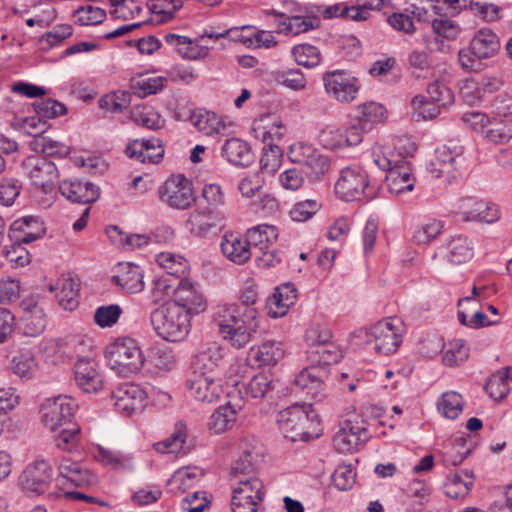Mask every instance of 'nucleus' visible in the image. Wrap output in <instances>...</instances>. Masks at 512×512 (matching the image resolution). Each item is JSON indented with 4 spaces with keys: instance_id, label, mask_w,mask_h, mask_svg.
<instances>
[{
    "instance_id": "1",
    "label": "nucleus",
    "mask_w": 512,
    "mask_h": 512,
    "mask_svg": "<svg viewBox=\"0 0 512 512\" xmlns=\"http://www.w3.org/2000/svg\"><path fill=\"white\" fill-rule=\"evenodd\" d=\"M258 292L255 285H247L240 295V303L218 305L213 322L219 334L233 348H244L258 331L260 319L254 304Z\"/></svg>"
},
{
    "instance_id": "2",
    "label": "nucleus",
    "mask_w": 512,
    "mask_h": 512,
    "mask_svg": "<svg viewBox=\"0 0 512 512\" xmlns=\"http://www.w3.org/2000/svg\"><path fill=\"white\" fill-rule=\"evenodd\" d=\"M277 424L284 437L292 442L309 441L318 437L319 418L311 404L296 403L281 410Z\"/></svg>"
},
{
    "instance_id": "3",
    "label": "nucleus",
    "mask_w": 512,
    "mask_h": 512,
    "mask_svg": "<svg viewBox=\"0 0 512 512\" xmlns=\"http://www.w3.org/2000/svg\"><path fill=\"white\" fill-rule=\"evenodd\" d=\"M403 333V322L396 317H390L377 322L369 328L358 330L356 337L363 340L376 353L390 355L396 352L402 343Z\"/></svg>"
},
{
    "instance_id": "4",
    "label": "nucleus",
    "mask_w": 512,
    "mask_h": 512,
    "mask_svg": "<svg viewBox=\"0 0 512 512\" xmlns=\"http://www.w3.org/2000/svg\"><path fill=\"white\" fill-rule=\"evenodd\" d=\"M191 316L175 304L165 303L151 313V322L156 333L166 341L184 340L190 332Z\"/></svg>"
},
{
    "instance_id": "5",
    "label": "nucleus",
    "mask_w": 512,
    "mask_h": 512,
    "mask_svg": "<svg viewBox=\"0 0 512 512\" xmlns=\"http://www.w3.org/2000/svg\"><path fill=\"white\" fill-rule=\"evenodd\" d=\"M109 367L118 375L127 377L139 372L144 365V356L137 341L130 337L118 338L105 349Z\"/></svg>"
},
{
    "instance_id": "6",
    "label": "nucleus",
    "mask_w": 512,
    "mask_h": 512,
    "mask_svg": "<svg viewBox=\"0 0 512 512\" xmlns=\"http://www.w3.org/2000/svg\"><path fill=\"white\" fill-rule=\"evenodd\" d=\"M501 44L498 35L489 28H481L470 40L469 47L458 53V62L466 71H480L482 60L490 59L498 54Z\"/></svg>"
},
{
    "instance_id": "7",
    "label": "nucleus",
    "mask_w": 512,
    "mask_h": 512,
    "mask_svg": "<svg viewBox=\"0 0 512 512\" xmlns=\"http://www.w3.org/2000/svg\"><path fill=\"white\" fill-rule=\"evenodd\" d=\"M161 202L172 209L186 210L196 197L191 181L183 174L172 175L158 188Z\"/></svg>"
},
{
    "instance_id": "8",
    "label": "nucleus",
    "mask_w": 512,
    "mask_h": 512,
    "mask_svg": "<svg viewBox=\"0 0 512 512\" xmlns=\"http://www.w3.org/2000/svg\"><path fill=\"white\" fill-rule=\"evenodd\" d=\"M322 80L327 95L341 104L354 101L361 88L359 79L346 70L327 71Z\"/></svg>"
},
{
    "instance_id": "9",
    "label": "nucleus",
    "mask_w": 512,
    "mask_h": 512,
    "mask_svg": "<svg viewBox=\"0 0 512 512\" xmlns=\"http://www.w3.org/2000/svg\"><path fill=\"white\" fill-rule=\"evenodd\" d=\"M370 186L368 173L359 165H351L340 171L335 183L337 196L344 201L361 200Z\"/></svg>"
},
{
    "instance_id": "10",
    "label": "nucleus",
    "mask_w": 512,
    "mask_h": 512,
    "mask_svg": "<svg viewBox=\"0 0 512 512\" xmlns=\"http://www.w3.org/2000/svg\"><path fill=\"white\" fill-rule=\"evenodd\" d=\"M265 490L262 480L256 476L240 479L233 489L231 506L233 512H257L263 501Z\"/></svg>"
},
{
    "instance_id": "11",
    "label": "nucleus",
    "mask_w": 512,
    "mask_h": 512,
    "mask_svg": "<svg viewBox=\"0 0 512 512\" xmlns=\"http://www.w3.org/2000/svg\"><path fill=\"white\" fill-rule=\"evenodd\" d=\"M53 469L48 461L37 459L28 464L18 478V485L27 494L41 495L49 490Z\"/></svg>"
},
{
    "instance_id": "12",
    "label": "nucleus",
    "mask_w": 512,
    "mask_h": 512,
    "mask_svg": "<svg viewBox=\"0 0 512 512\" xmlns=\"http://www.w3.org/2000/svg\"><path fill=\"white\" fill-rule=\"evenodd\" d=\"M77 405L74 400L66 396L46 399L42 404V422L51 431L73 424V417Z\"/></svg>"
},
{
    "instance_id": "13",
    "label": "nucleus",
    "mask_w": 512,
    "mask_h": 512,
    "mask_svg": "<svg viewBox=\"0 0 512 512\" xmlns=\"http://www.w3.org/2000/svg\"><path fill=\"white\" fill-rule=\"evenodd\" d=\"M288 157L291 162L304 166L306 174L313 179L323 176L330 166L327 156L310 144L299 142L290 146Z\"/></svg>"
},
{
    "instance_id": "14",
    "label": "nucleus",
    "mask_w": 512,
    "mask_h": 512,
    "mask_svg": "<svg viewBox=\"0 0 512 512\" xmlns=\"http://www.w3.org/2000/svg\"><path fill=\"white\" fill-rule=\"evenodd\" d=\"M21 316L19 327L29 337H37L44 332L47 316L43 303L36 297H27L20 303Z\"/></svg>"
},
{
    "instance_id": "15",
    "label": "nucleus",
    "mask_w": 512,
    "mask_h": 512,
    "mask_svg": "<svg viewBox=\"0 0 512 512\" xmlns=\"http://www.w3.org/2000/svg\"><path fill=\"white\" fill-rule=\"evenodd\" d=\"M264 450L261 442L254 437H244L239 443V456L232 463L231 473L234 476L248 477L253 474L263 461Z\"/></svg>"
},
{
    "instance_id": "16",
    "label": "nucleus",
    "mask_w": 512,
    "mask_h": 512,
    "mask_svg": "<svg viewBox=\"0 0 512 512\" xmlns=\"http://www.w3.org/2000/svg\"><path fill=\"white\" fill-rule=\"evenodd\" d=\"M224 216L209 208L193 210L185 221L186 229L194 236L205 238L224 227Z\"/></svg>"
},
{
    "instance_id": "17",
    "label": "nucleus",
    "mask_w": 512,
    "mask_h": 512,
    "mask_svg": "<svg viewBox=\"0 0 512 512\" xmlns=\"http://www.w3.org/2000/svg\"><path fill=\"white\" fill-rule=\"evenodd\" d=\"M76 385L85 393H97L104 387V377L99 364L92 358L81 357L74 364Z\"/></svg>"
},
{
    "instance_id": "18",
    "label": "nucleus",
    "mask_w": 512,
    "mask_h": 512,
    "mask_svg": "<svg viewBox=\"0 0 512 512\" xmlns=\"http://www.w3.org/2000/svg\"><path fill=\"white\" fill-rule=\"evenodd\" d=\"M457 214L463 221L485 223H493L500 217L499 209L495 204L474 197L461 198L458 202Z\"/></svg>"
},
{
    "instance_id": "19",
    "label": "nucleus",
    "mask_w": 512,
    "mask_h": 512,
    "mask_svg": "<svg viewBox=\"0 0 512 512\" xmlns=\"http://www.w3.org/2000/svg\"><path fill=\"white\" fill-rule=\"evenodd\" d=\"M147 393L137 384L122 383L112 392L114 406L119 412L131 415L145 406Z\"/></svg>"
},
{
    "instance_id": "20",
    "label": "nucleus",
    "mask_w": 512,
    "mask_h": 512,
    "mask_svg": "<svg viewBox=\"0 0 512 512\" xmlns=\"http://www.w3.org/2000/svg\"><path fill=\"white\" fill-rule=\"evenodd\" d=\"M320 144L328 150L357 146L362 142L361 131L349 125L345 130L336 126H326L318 136Z\"/></svg>"
},
{
    "instance_id": "21",
    "label": "nucleus",
    "mask_w": 512,
    "mask_h": 512,
    "mask_svg": "<svg viewBox=\"0 0 512 512\" xmlns=\"http://www.w3.org/2000/svg\"><path fill=\"white\" fill-rule=\"evenodd\" d=\"M167 303L175 304L182 310H186L190 316L204 312L207 307L203 294L194 283L187 279L180 280L174 301Z\"/></svg>"
},
{
    "instance_id": "22",
    "label": "nucleus",
    "mask_w": 512,
    "mask_h": 512,
    "mask_svg": "<svg viewBox=\"0 0 512 512\" xmlns=\"http://www.w3.org/2000/svg\"><path fill=\"white\" fill-rule=\"evenodd\" d=\"M59 192L73 203L91 204L98 200L100 189L94 183L77 178L64 179L59 184Z\"/></svg>"
},
{
    "instance_id": "23",
    "label": "nucleus",
    "mask_w": 512,
    "mask_h": 512,
    "mask_svg": "<svg viewBox=\"0 0 512 512\" xmlns=\"http://www.w3.org/2000/svg\"><path fill=\"white\" fill-rule=\"evenodd\" d=\"M164 147L159 138L134 139L129 142L125 153L133 160L140 163H159L164 156Z\"/></svg>"
},
{
    "instance_id": "24",
    "label": "nucleus",
    "mask_w": 512,
    "mask_h": 512,
    "mask_svg": "<svg viewBox=\"0 0 512 512\" xmlns=\"http://www.w3.org/2000/svg\"><path fill=\"white\" fill-rule=\"evenodd\" d=\"M328 375L329 368L310 363L297 374L294 385L299 390L306 391L312 398H316L323 389Z\"/></svg>"
},
{
    "instance_id": "25",
    "label": "nucleus",
    "mask_w": 512,
    "mask_h": 512,
    "mask_svg": "<svg viewBox=\"0 0 512 512\" xmlns=\"http://www.w3.org/2000/svg\"><path fill=\"white\" fill-rule=\"evenodd\" d=\"M57 480H65L76 487H87L96 482V477L79 462L63 457L58 463Z\"/></svg>"
},
{
    "instance_id": "26",
    "label": "nucleus",
    "mask_w": 512,
    "mask_h": 512,
    "mask_svg": "<svg viewBox=\"0 0 512 512\" xmlns=\"http://www.w3.org/2000/svg\"><path fill=\"white\" fill-rule=\"evenodd\" d=\"M79 286L78 279L71 275H62L55 284L49 286V290L55 293V297L63 309L73 311L79 305Z\"/></svg>"
},
{
    "instance_id": "27",
    "label": "nucleus",
    "mask_w": 512,
    "mask_h": 512,
    "mask_svg": "<svg viewBox=\"0 0 512 512\" xmlns=\"http://www.w3.org/2000/svg\"><path fill=\"white\" fill-rule=\"evenodd\" d=\"M444 258L453 265H461L469 262L474 256V243L468 236L456 234L444 243Z\"/></svg>"
},
{
    "instance_id": "28",
    "label": "nucleus",
    "mask_w": 512,
    "mask_h": 512,
    "mask_svg": "<svg viewBox=\"0 0 512 512\" xmlns=\"http://www.w3.org/2000/svg\"><path fill=\"white\" fill-rule=\"evenodd\" d=\"M187 389L195 400L213 403L221 396L222 384L220 378L189 377Z\"/></svg>"
},
{
    "instance_id": "29",
    "label": "nucleus",
    "mask_w": 512,
    "mask_h": 512,
    "mask_svg": "<svg viewBox=\"0 0 512 512\" xmlns=\"http://www.w3.org/2000/svg\"><path fill=\"white\" fill-rule=\"evenodd\" d=\"M220 247L223 255L238 265L246 263L253 256L247 239L236 233H226L222 237Z\"/></svg>"
},
{
    "instance_id": "30",
    "label": "nucleus",
    "mask_w": 512,
    "mask_h": 512,
    "mask_svg": "<svg viewBox=\"0 0 512 512\" xmlns=\"http://www.w3.org/2000/svg\"><path fill=\"white\" fill-rule=\"evenodd\" d=\"M23 167L33 183H50L58 177L56 165L46 157L32 155L23 161Z\"/></svg>"
},
{
    "instance_id": "31",
    "label": "nucleus",
    "mask_w": 512,
    "mask_h": 512,
    "mask_svg": "<svg viewBox=\"0 0 512 512\" xmlns=\"http://www.w3.org/2000/svg\"><path fill=\"white\" fill-rule=\"evenodd\" d=\"M296 298L297 290L293 284L286 283L279 286L275 293L267 299V314L272 318L283 317L294 305Z\"/></svg>"
},
{
    "instance_id": "32",
    "label": "nucleus",
    "mask_w": 512,
    "mask_h": 512,
    "mask_svg": "<svg viewBox=\"0 0 512 512\" xmlns=\"http://www.w3.org/2000/svg\"><path fill=\"white\" fill-rule=\"evenodd\" d=\"M222 355L217 348H209L197 354L192 362L190 377L219 378V363Z\"/></svg>"
},
{
    "instance_id": "33",
    "label": "nucleus",
    "mask_w": 512,
    "mask_h": 512,
    "mask_svg": "<svg viewBox=\"0 0 512 512\" xmlns=\"http://www.w3.org/2000/svg\"><path fill=\"white\" fill-rule=\"evenodd\" d=\"M385 108L377 102H368L361 104L357 107V115L350 124L361 131V138L373 126V124L380 123L385 118Z\"/></svg>"
},
{
    "instance_id": "34",
    "label": "nucleus",
    "mask_w": 512,
    "mask_h": 512,
    "mask_svg": "<svg viewBox=\"0 0 512 512\" xmlns=\"http://www.w3.org/2000/svg\"><path fill=\"white\" fill-rule=\"evenodd\" d=\"M113 280L124 291L131 294L141 292L145 286L141 268L133 263H120Z\"/></svg>"
},
{
    "instance_id": "35",
    "label": "nucleus",
    "mask_w": 512,
    "mask_h": 512,
    "mask_svg": "<svg viewBox=\"0 0 512 512\" xmlns=\"http://www.w3.org/2000/svg\"><path fill=\"white\" fill-rule=\"evenodd\" d=\"M221 154L229 163L242 167L249 166L255 159L250 145L238 138L226 140L221 148Z\"/></svg>"
},
{
    "instance_id": "36",
    "label": "nucleus",
    "mask_w": 512,
    "mask_h": 512,
    "mask_svg": "<svg viewBox=\"0 0 512 512\" xmlns=\"http://www.w3.org/2000/svg\"><path fill=\"white\" fill-rule=\"evenodd\" d=\"M10 369L22 380L33 379L39 370V362L31 349H20L11 358Z\"/></svg>"
},
{
    "instance_id": "37",
    "label": "nucleus",
    "mask_w": 512,
    "mask_h": 512,
    "mask_svg": "<svg viewBox=\"0 0 512 512\" xmlns=\"http://www.w3.org/2000/svg\"><path fill=\"white\" fill-rule=\"evenodd\" d=\"M10 231L15 234L17 232L22 233L21 236L14 235V239L24 244L32 243L41 238L45 233L43 222L35 216H24L15 220L11 226Z\"/></svg>"
},
{
    "instance_id": "38",
    "label": "nucleus",
    "mask_w": 512,
    "mask_h": 512,
    "mask_svg": "<svg viewBox=\"0 0 512 512\" xmlns=\"http://www.w3.org/2000/svg\"><path fill=\"white\" fill-rule=\"evenodd\" d=\"M189 121L199 132L207 136L222 133L226 128L221 117L205 109L191 111Z\"/></svg>"
},
{
    "instance_id": "39",
    "label": "nucleus",
    "mask_w": 512,
    "mask_h": 512,
    "mask_svg": "<svg viewBox=\"0 0 512 512\" xmlns=\"http://www.w3.org/2000/svg\"><path fill=\"white\" fill-rule=\"evenodd\" d=\"M278 238L277 228L273 225L260 224L247 230L246 239L253 255L259 251L270 249Z\"/></svg>"
},
{
    "instance_id": "40",
    "label": "nucleus",
    "mask_w": 512,
    "mask_h": 512,
    "mask_svg": "<svg viewBox=\"0 0 512 512\" xmlns=\"http://www.w3.org/2000/svg\"><path fill=\"white\" fill-rule=\"evenodd\" d=\"M240 409L241 406L233 405L231 401L219 406L208 419V429L214 434H221L230 429L234 425L237 411Z\"/></svg>"
},
{
    "instance_id": "41",
    "label": "nucleus",
    "mask_w": 512,
    "mask_h": 512,
    "mask_svg": "<svg viewBox=\"0 0 512 512\" xmlns=\"http://www.w3.org/2000/svg\"><path fill=\"white\" fill-rule=\"evenodd\" d=\"M250 355L259 366H273L284 357V348L281 342L267 340L257 347H252Z\"/></svg>"
},
{
    "instance_id": "42",
    "label": "nucleus",
    "mask_w": 512,
    "mask_h": 512,
    "mask_svg": "<svg viewBox=\"0 0 512 512\" xmlns=\"http://www.w3.org/2000/svg\"><path fill=\"white\" fill-rule=\"evenodd\" d=\"M386 182L390 193L399 195L413 190L415 178L408 166L397 165L387 173Z\"/></svg>"
},
{
    "instance_id": "43",
    "label": "nucleus",
    "mask_w": 512,
    "mask_h": 512,
    "mask_svg": "<svg viewBox=\"0 0 512 512\" xmlns=\"http://www.w3.org/2000/svg\"><path fill=\"white\" fill-rule=\"evenodd\" d=\"M432 30L435 36L425 38L426 46L430 51H440L442 49L443 42L439 40L438 37L454 39L460 32L455 22L442 18L432 21Z\"/></svg>"
},
{
    "instance_id": "44",
    "label": "nucleus",
    "mask_w": 512,
    "mask_h": 512,
    "mask_svg": "<svg viewBox=\"0 0 512 512\" xmlns=\"http://www.w3.org/2000/svg\"><path fill=\"white\" fill-rule=\"evenodd\" d=\"M512 384V367H507L494 373L486 382L484 389L495 401L507 396Z\"/></svg>"
},
{
    "instance_id": "45",
    "label": "nucleus",
    "mask_w": 512,
    "mask_h": 512,
    "mask_svg": "<svg viewBox=\"0 0 512 512\" xmlns=\"http://www.w3.org/2000/svg\"><path fill=\"white\" fill-rule=\"evenodd\" d=\"M473 485L472 476L467 471L451 473L444 483V493L452 499L464 498Z\"/></svg>"
},
{
    "instance_id": "46",
    "label": "nucleus",
    "mask_w": 512,
    "mask_h": 512,
    "mask_svg": "<svg viewBox=\"0 0 512 512\" xmlns=\"http://www.w3.org/2000/svg\"><path fill=\"white\" fill-rule=\"evenodd\" d=\"M306 355L307 360L311 364L321 365L326 368L332 364H337L343 357L339 346L332 341L318 346L317 349L307 350Z\"/></svg>"
},
{
    "instance_id": "47",
    "label": "nucleus",
    "mask_w": 512,
    "mask_h": 512,
    "mask_svg": "<svg viewBox=\"0 0 512 512\" xmlns=\"http://www.w3.org/2000/svg\"><path fill=\"white\" fill-rule=\"evenodd\" d=\"M181 279L177 277L163 275L153 280L150 289L151 300L153 304L164 302L167 299L174 301Z\"/></svg>"
},
{
    "instance_id": "48",
    "label": "nucleus",
    "mask_w": 512,
    "mask_h": 512,
    "mask_svg": "<svg viewBox=\"0 0 512 512\" xmlns=\"http://www.w3.org/2000/svg\"><path fill=\"white\" fill-rule=\"evenodd\" d=\"M204 472L198 467H183L171 477L169 483L178 493H184L195 487L202 479Z\"/></svg>"
},
{
    "instance_id": "49",
    "label": "nucleus",
    "mask_w": 512,
    "mask_h": 512,
    "mask_svg": "<svg viewBox=\"0 0 512 512\" xmlns=\"http://www.w3.org/2000/svg\"><path fill=\"white\" fill-rule=\"evenodd\" d=\"M94 457L105 466L115 470H130L133 468L132 457L119 451L103 446H97Z\"/></svg>"
},
{
    "instance_id": "50",
    "label": "nucleus",
    "mask_w": 512,
    "mask_h": 512,
    "mask_svg": "<svg viewBox=\"0 0 512 512\" xmlns=\"http://www.w3.org/2000/svg\"><path fill=\"white\" fill-rule=\"evenodd\" d=\"M319 25L317 18L291 16L286 17L284 14L280 15V20L277 25L278 32L298 35L316 28Z\"/></svg>"
},
{
    "instance_id": "51",
    "label": "nucleus",
    "mask_w": 512,
    "mask_h": 512,
    "mask_svg": "<svg viewBox=\"0 0 512 512\" xmlns=\"http://www.w3.org/2000/svg\"><path fill=\"white\" fill-rule=\"evenodd\" d=\"M183 0H149L147 7L156 17L151 19V23L163 24L170 21L177 10L182 8Z\"/></svg>"
},
{
    "instance_id": "52",
    "label": "nucleus",
    "mask_w": 512,
    "mask_h": 512,
    "mask_svg": "<svg viewBox=\"0 0 512 512\" xmlns=\"http://www.w3.org/2000/svg\"><path fill=\"white\" fill-rule=\"evenodd\" d=\"M187 429L184 423L178 422L175 425V431L170 437L164 441L157 442L154 444L156 451L160 453H186V433Z\"/></svg>"
},
{
    "instance_id": "53",
    "label": "nucleus",
    "mask_w": 512,
    "mask_h": 512,
    "mask_svg": "<svg viewBox=\"0 0 512 512\" xmlns=\"http://www.w3.org/2000/svg\"><path fill=\"white\" fill-rule=\"evenodd\" d=\"M131 119L139 126L157 130L164 126L165 120L151 106H135L130 112Z\"/></svg>"
},
{
    "instance_id": "54",
    "label": "nucleus",
    "mask_w": 512,
    "mask_h": 512,
    "mask_svg": "<svg viewBox=\"0 0 512 512\" xmlns=\"http://www.w3.org/2000/svg\"><path fill=\"white\" fill-rule=\"evenodd\" d=\"M80 439V427L77 423H73L60 428L59 432L54 436V444L63 451L73 452L79 448Z\"/></svg>"
},
{
    "instance_id": "55",
    "label": "nucleus",
    "mask_w": 512,
    "mask_h": 512,
    "mask_svg": "<svg viewBox=\"0 0 512 512\" xmlns=\"http://www.w3.org/2000/svg\"><path fill=\"white\" fill-rule=\"evenodd\" d=\"M156 262L165 270L167 276L183 279L187 272V261L182 256L171 252L157 254Z\"/></svg>"
},
{
    "instance_id": "56",
    "label": "nucleus",
    "mask_w": 512,
    "mask_h": 512,
    "mask_svg": "<svg viewBox=\"0 0 512 512\" xmlns=\"http://www.w3.org/2000/svg\"><path fill=\"white\" fill-rule=\"evenodd\" d=\"M43 131L44 129L37 131L34 140L31 142V146L35 151H40L47 156L64 157L69 154V147L65 144L55 141L49 137L38 135Z\"/></svg>"
},
{
    "instance_id": "57",
    "label": "nucleus",
    "mask_w": 512,
    "mask_h": 512,
    "mask_svg": "<svg viewBox=\"0 0 512 512\" xmlns=\"http://www.w3.org/2000/svg\"><path fill=\"white\" fill-rule=\"evenodd\" d=\"M23 242H15L10 246H5L1 250V255L6 259L7 264L13 268H22L31 262V256L28 250L23 246Z\"/></svg>"
},
{
    "instance_id": "58",
    "label": "nucleus",
    "mask_w": 512,
    "mask_h": 512,
    "mask_svg": "<svg viewBox=\"0 0 512 512\" xmlns=\"http://www.w3.org/2000/svg\"><path fill=\"white\" fill-rule=\"evenodd\" d=\"M463 397L456 391H448L442 394L437 403L439 412L446 418L456 419L463 410Z\"/></svg>"
},
{
    "instance_id": "59",
    "label": "nucleus",
    "mask_w": 512,
    "mask_h": 512,
    "mask_svg": "<svg viewBox=\"0 0 512 512\" xmlns=\"http://www.w3.org/2000/svg\"><path fill=\"white\" fill-rule=\"evenodd\" d=\"M351 437L357 438L362 444L368 441L370 433L367 429V423L364 418L359 414H350L341 423L340 427Z\"/></svg>"
},
{
    "instance_id": "60",
    "label": "nucleus",
    "mask_w": 512,
    "mask_h": 512,
    "mask_svg": "<svg viewBox=\"0 0 512 512\" xmlns=\"http://www.w3.org/2000/svg\"><path fill=\"white\" fill-rule=\"evenodd\" d=\"M291 54L298 65L314 68L321 61L319 49L310 44H300L292 48Z\"/></svg>"
},
{
    "instance_id": "61",
    "label": "nucleus",
    "mask_w": 512,
    "mask_h": 512,
    "mask_svg": "<svg viewBox=\"0 0 512 512\" xmlns=\"http://www.w3.org/2000/svg\"><path fill=\"white\" fill-rule=\"evenodd\" d=\"M444 228V223L440 220L431 219L420 224L413 234V240L419 245H425L438 237Z\"/></svg>"
},
{
    "instance_id": "62",
    "label": "nucleus",
    "mask_w": 512,
    "mask_h": 512,
    "mask_svg": "<svg viewBox=\"0 0 512 512\" xmlns=\"http://www.w3.org/2000/svg\"><path fill=\"white\" fill-rule=\"evenodd\" d=\"M304 339L309 347L308 350H313L331 341L332 332L325 324L312 323L305 331Z\"/></svg>"
},
{
    "instance_id": "63",
    "label": "nucleus",
    "mask_w": 512,
    "mask_h": 512,
    "mask_svg": "<svg viewBox=\"0 0 512 512\" xmlns=\"http://www.w3.org/2000/svg\"><path fill=\"white\" fill-rule=\"evenodd\" d=\"M72 34L73 28L70 24H58L40 37V48L42 50H49L71 37Z\"/></svg>"
},
{
    "instance_id": "64",
    "label": "nucleus",
    "mask_w": 512,
    "mask_h": 512,
    "mask_svg": "<svg viewBox=\"0 0 512 512\" xmlns=\"http://www.w3.org/2000/svg\"><path fill=\"white\" fill-rule=\"evenodd\" d=\"M131 94L126 91H116L104 95L99 100V106L112 113H121L130 105Z\"/></svg>"
}]
</instances>
